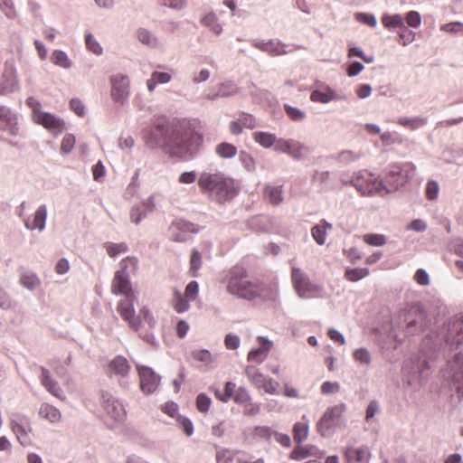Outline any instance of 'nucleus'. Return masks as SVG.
<instances>
[{
	"label": "nucleus",
	"mask_w": 463,
	"mask_h": 463,
	"mask_svg": "<svg viewBox=\"0 0 463 463\" xmlns=\"http://www.w3.org/2000/svg\"><path fill=\"white\" fill-rule=\"evenodd\" d=\"M85 44L87 50L93 54L99 56L103 53L102 46L91 33H85Z\"/></svg>",
	"instance_id": "nucleus-43"
},
{
	"label": "nucleus",
	"mask_w": 463,
	"mask_h": 463,
	"mask_svg": "<svg viewBox=\"0 0 463 463\" xmlns=\"http://www.w3.org/2000/svg\"><path fill=\"white\" fill-rule=\"evenodd\" d=\"M137 260L128 257L120 261V269L116 271L111 283V291L115 295H124L125 299L118 302L117 311L120 317L128 323V326L138 334L139 337L154 347H158L153 329L156 326V320L146 307L139 310L138 316H136L134 301L137 297L132 289L128 268H137Z\"/></svg>",
	"instance_id": "nucleus-1"
},
{
	"label": "nucleus",
	"mask_w": 463,
	"mask_h": 463,
	"mask_svg": "<svg viewBox=\"0 0 463 463\" xmlns=\"http://www.w3.org/2000/svg\"><path fill=\"white\" fill-rule=\"evenodd\" d=\"M274 430L267 426H257L253 429V435L256 438L265 439L270 440L273 436Z\"/></svg>",
	"instance_id": "nucleus-60"
},
{
	"label": "nucleus",
	"mask_w": 463,
	"mask_h": 463,
	"mask_svg": "<svg viewBox=\"0 0 463 463\" xmlns=\"http://www.w3.org/2000/svg\"><path fill=\"white\" fill-rule=\"evenodd\" d=\"M47 206L46 204L40 205L33 214V222H30L28 218H24V226L28 230L38 229L40 232L43 231L46 226L47 219Z\"/></svg>",
	"instance_id": "nucleus-23"
},
{
	"label": "nucleus",
	"mask_w": 463,
	"mask_h": 463,
	"mask_svg": "<svg viewBox=\"0 0 463 463\" xmlns=\"http://www.w3.org/2000/svg\"><path fill=\"white\" fill-rule=\"evenodd\" d=\"M137 37L142 44L149 48H157L160 44L158 38L146 28H139L137 31Z\"/></svg>",
	"instance_id": "nucleus-32"
},
{
	"label": "nucleus",
	"mask_w": 463,
	"mask_h": 463,
	"mask_svg": "<svg viewBox=\"0 0 463 463\" xmlns=\"http://www.w3.org/2000/svg\"><path fill=\"white\" fill-rule=\"evenodd\" d=\"M129 370V363L127 358L122 355H117L110 361L108 366V373L110 377L125 378L128 375Z\"/></svg>",
	"instance_id": "nucleus-22"
},
{
	"label": "nucleus",
	"mask_w": 463,
	"mask_h": 463,
	"mask_svg": "<svg viewBox=\"0 0 463 463\" xmlns=\"http://www.w3.org/2000/svg\"><path fill=\"white\" fill-rule=\"evenodd\" d=\"M191 270L193 274L195 276V272H197L202 266V255L196 249H194L191 255L190 260Z\"/></svg>",
	"instance_id": "nucleus-61"
},
{
	"label": "nucleus",
	"mask_w": 463,
	"mask_h": 463,
	"mask_svg": "<svg viewBox=\"0 0 463 463\" xmlns=\"http://www.w3.org/2000/svg\"><path fill=\"white\" fill-rule=\"evenodd\" d=\"M400 38L402 39V44L407 46L412 43L415 39V33L410 30L405 24L397 31Z\"/></svg>",
	"instance_id": "nucleus-53"
},
{
	"label": "nucleus",
	"mask_w": 463,
	"mask_h": 463,
	"mask_svg": "<svg viewBox=\"0 0 463 463\" xmlns=\"http://www.w3.org/2000/svg\"><path fill=\"white\" fill-rule=\"evenodd\" d=\"M252 46L256 49L268 53L270 56H280L288 53L287 44L278 40H259L253 39L250 41Z\"/></svg>",
	"instance_id": "nucleus-19"
},
{
	"label": "nucleus",
	"mask_w": 463,
	"mask_h": 463,
	"mask_svg": "<svg viewBox=\"0 0 463 463\" xmlns=\"http://www.w3.org/2000/svg\"><path fill=\"white\" fill-rule=\"evenodd\" d=\"M39 414L42 418L46 419L52 423L59 421L61 419L60 411L48 403L41 405Z\"/></svg>",
	"instance_id": "nucleus-35"
},
{
	"label": "nucleus",
	"mask_w": 463,
	"mask_h": 463,
	"mask_svg": "<svg viewBox=\"0 0 463 463\" xmlns=\"http://www.w3.org/2000/svg\"><path fill=\"white\" fill-rule=\"evenodd\" d=\"M284 109L288 117L293 121H302L306 118V114L301 109L292 107L290 105L285 104Z\"/></svg>",
	"instance_id": "nucleus-52"
},
{
	"label": "nucleus",
	"mask_w": 463,
	"mask_h": 463,
	"mask_svg": "<svg viewBox=\"0 0 463 463\" xmlns=\"http://www.w3.org/2000/svg\"><path fill=\"white\" fill-rule=\"evenodd\" d=\"M315 447H303L297 446L290 453V458L294 460H303L307 457L312 455L311 450L314 449Z\"/></svg>",
	"instance_id": "nucleus-50"
},
{
	"label": "nucleus",
	"mask_w": 463,
	"mask_h": 463,
	"mask_svg": "<svg viewBox=\"0 0 463 463\" xmlns=\"http://www.w3.org/2000/svg\"><path fill=\"white\" fill-rule=\"evenodd\" d=\"M253 140L264 148H270L274 146L275 151L277 143L279 142V138L275 134L266 131L254 132Z\"/></svg>",
	"instance_id": "nucleus-29"
},
{
	"label": "nucleus",
	"mask_w": 463,
	"mask_h": 463,
	"mask_svg": "<svg viewBox=\"0 0 463 463\" xmlns=\"http://www.w3.org/2000/svg\"><path fill=\"white\" fill-rule=\"evenodd\" d=\"M364 156V153L362 150L344 149L335 155H332L331 158L337 164L348 165L359 161Z\"/></svg>",
	"instance_id": "nucleus-26"
},
{
	"label": "nucleus",
	"mask_w": 463,
	"mask_h": 463,
	"mask_svg": "<svg viewBox=\"0 0 463 463\" xmlns=\"http://www.w3.org/2000/svg\"><path fill=\"white\" fill-rule=\"evenodd\" d=\"M241 339L238 335L232 334H227L224 338V345L229 350H236L239 348Z\"/></svg>",
	"instance_id": "nucleus-63"
},
{
	"label": "nucleus",
	"mask_w": 463,
	"mask_h": 463,
	"mask_svg": "<svg viewBox=\"0 0 463 463\" xmlns=\"http://www.w3.org/2000/svg\"><path fill=\"white\" fill-rule=\"evenodd\" d=\"M233 400L236 403L243 406L247 402H250L251 397L245 388L240 387L236 390Z\"/></svg>",
	"instance_id": "nucleus-56"
},
{
	"label": "nucleus",
	"mask_w": 463,
	"mask_h": 463,
	"mask_svg": "<svg viewBox=\"0 0 463 463\" xmlns=\"http://www.w3.org/2000/svg\"><path fill=\"white\" fill-rule=\"evenodd\" d=\"M21 285L28 290H34L40 284L41 281L34 272H24L20 278Z\"/></svg>",
	"instance_id": "nucleus-36"
},
{
	"label": "nucleus",
	"mask_w": 463,
	"mask_h": 463,
	"mask_svg": "<svg viewBox=\"0 0 463 463\" xmlns=\"http://www.w3.org/2000/svg\"><path fill=\"white\" fill-rule=\"evenodd\" d=\"M348 463H369L371 453L366 446L347 448L345 452Z\"/></svg>",
	"instance_id": "nucleus-24"
},
{
	"label": "nucleus",
	"mask_w": 463,
	"mask_h": 463,
	"mask_svg": "<svg viewBox=\"0 0 463 463\" xmlns=\"http://www.w3.org/2000/svg\"><path fill=\"white\" fill-rule=\"evenodd\" d=\"M441 30L451 33H463V23L453 22L443 24Z\"/></svg>",
	"instance_id": "nucleus-64"
},
{
	"label": "nucleus",
	"mask_w": 463,
	"mask_h": 463,
	"mask_svg": "<svg viewBox=\"0 0 463 463\" xmlns=\"http://www.w3.org/2000/svg\"><path fill=\"white\" fill-rule=\"evenodd\" d=\"M52 62L63 69H70L71 67V61L69 59L65 52L61 50H55L52 54Z\"/></svg>",
	"instance_id": "nucleus-42"
},
{
	"label": "nucleus",
	"mask_w": 463,
	"mask_h": 463,
	"mask_svg": "<svg viewBox=\"0 0 463 463\" xmlns=\"http://www.w3.org/2000/svg\"><path fill=\"white\" fill-rule=\"evenodd\" d=\"M218 90L222 98L232 97L239 92V87L232 80H226L222 82L219 85Z\"/></svg>",
	"instance_id": "nucleus-41"
},
{
	"label": "nucleus",
	"mask_w": 463,
	"mask_h": 463,
	"mask_svg": "<svg viewBox=\"0 0 463 463\" xmlns=\"http://www.w3.org/2000/svg\"><path fill=\"white\" fill-rule=\"evenodd\" d=\"M257 341L261 345L260 347L252 349L248 354V361L261 364L268 356L269 352L273 346V343L265 336H258Z\"/></svg>",
	"instance_id": "nucleus-21"
},
{
	"label": "nucleus",
	"mask_w": 463,
	"mask_h": 463,
	"mask_svg": "<svg viewBox=\"0 0 463 463\" xmlns=\"http://www.w3.org/2000/svg\"><path fill=\"white\" fill-rule=\"evenodd\" d=\"M198 186L219 203L232 200L239 193L234 180L220 171L201 173L198 178Z\"/></svg>",
	"instance_id": "nucleus-4"
},
{
	"label": "nucleus",
	"mask_w": 463,
	"mask_h": 463,
	"mask_svg": "<svg viewBox=\"0 0 463 463\" xmlns=\"http://www.w3.org/2000/svg\"><path fill=\"white\" fill-rule=\"evenodd\" d=\"M333 228L332 224L322 220L311 229V234L318 245H324L326 240L327 231Z\"/></svg>",
	"instance_id": "nucleus-30"
},
{
	"label": "nucleus",
	"mask_w": 463,
	"mask_h": 463,
	"mask_svg": "<svg viewBox=\"0 0 463 463\" xmlns=\"http://www.w3.org/2000/svg\"><path fill=\"white\" fill-rule=\"evenodd\" d=\"M405 21L412 28H418L421 23L420 14L417 11H410L406 14Z\"/></svg>",
	"instance_id": "nucleus-62"
},
{
	"label": "nucleus",
	"mask_w": 463,
	"mask_h": 463,
	"mask_svg": "<svg viewBox=\"0 0 463 463\" xmlns=\"http://www.w3.org/2000/svg\"><path fill=\"white\" fill-rule=\"evenodd\" d=\"M403 382L413 391H418L427 382L431 369L425 358L412 356L402 366Z\"/></svg>",
	"instance_id": "nucleus-5"
},
{
	"label": "nucleus",
	"mask_w": 463,
	"mask_h": 463,
	"mask_svg": "<svg viewBox=\"0 0 463 463\" xmlns=\"http://www.w3.org/2000/svg\"><path fill=\"white\" fill-rule=\"evenodd\" d=\"M192 357L203 363L204 365H210L213 362V356L207 349H197L191 353Z\"/></svg>",
	"instance_id": "nucleus-46"
},
{
	"label": "nucleus",
	"mask_w": 463,
	"mask_h": 463,
	"mask_svg": "<svg viewBox=\"0 0 463 463\" xmlns=\"http://www.w3.org/2000/svg\"><path fill=\"white\" fill-rule=\"evenodd\" d=\"M33 120L53 135H58L65 129V122L63 119L49 112L37 111Z\"/></svg>",
	"instance_id": "nucleus-17"
},
{
	"label": "nucleus",
	"mask_w": 463,
	"mask_h": 463,
	"mask_svg": "<svg viewBox=\"0 0 463 463\" xmlns=\"http://www.w3.org/2000/svg\"><path fill=\"white\" fill-rule=\"evenodd\" d=\"M215 152L222 158H232L237 154V148L232 144L222 142L216 146Z\"/></svg>",
	"instance_id": "nucleus-39"
},
{
	"label": "nucleus",
	"mask_w": 463,
	"mask_h": 463,
	"mask_svg": "<svg viewBox=\"0 0 463 463\" xmlns=\"http://www.w3.org/2000/svg\"><path fill=\"white\" fill-rule=\"evenodd\" d=\"M106 250L108 254L111 258L117 257L118 254L126 252L128 250V246L126 243H112L109 242L106 245Z\"/></svg>",
	"instance_id": "nucleus-54"
},
{
	"label": "nucleus",
	"mask_w": 463,
	"mask_h": 463,
	"mask_svg": "<svg viewBox=\"0 0 463 463\" xmlns=\"http://www.w3.org/2000/svg\"><path fill=\"white\" fill-rule=\"evenodd\" d=\"M298 140L293 138H279V142L277 143L276 152L284 153L288 155L289 156L292 154V150L294 146L297 145Z\"/></svg>",
	"instance_id": "nucleus-47"
},
{
	"label": "nucleus",
	"mask_w": 463,
	"mask_h": 463,
	"mask_svg": "<svg viewBox=\"0 0 463 463\" xmlns=\"http://www.w3.org/2000/svg\"><path fill=\"white\" fill-rule=\"evenodd\" d=\"M140 379V388L146 394L153 393L159 386L161 377L155 371L145 365H137Z\"/></svg>",
	"instance_id": "nucleus-16"
},
{
	"label": "nucleus",
	"mask_w": 463,
	"mask_h": 463,
	"mask_svg": "<svg viewBox=\"0 0 463 463\" xmlns=\"http://www.w3.org/2000/svg\"><path fill=\"white\" fill-rule=\"evenodd\" d=\"M111 98L114 102L125 105L130 94V81L127 75L116 74L110 78Z\"/></svg>",
	"instance_id": "nucleus-13"
},
{
	"label": "nucleus",
	"mask_w": 463,
	"mask_h": 463,
	"mask_svg": "<svg viewBox=\"0 0 463 463\" xmlns=\"http://www.w3.org/2000/svg\"><path fill=\"white\" fill-rule=\"evenodd\" d=\"M402 329L406 336H412L421 332L426 325L425 314L418 308L402 311L393 326Z\"/></svg>",
	"instance_id": "nucleus-9"
},
{
	"label": "nucleus",
	"mask_w": 463,
	"mask_h": 463,
	"mask_svg": "<svg viewBox=\"0 0 463 463\" xmlns=\"http://www.w3.org/2000/svg\"><path fill=\"white\" fill-rule=\"evenodd\" d=\"M198 232L199 229L195 224L184 219H175L169 226L171 240L176 242H184L190 233Z\"/></svg>",
	"instance_id": "nucleus-15"
},
{
	"label": "nucleus",
	"mask_w": 463,
	"mask_h": 463,
	"mask_svg": "<svg viewBox=\"0 0 463 463\" xmlns=\"http://www.w3.org/2000/svg\"><path fill=\"white\" fill-rule=\"evenodd\" d=\"M11 427L21 445L26 446L30 443L28 434L31 432L32 428L26 418L22 417L18 420H13L11 421Z\"/></svg>",
	"instance_id": "nucleus-20"
},
{
	"label": "nucleus",
	"mask_w": 463,
	"mask_h": 463,
	"mask_svg": "<svg viewBox=\"0 0 463 463\" xmlns=\"http://www.w3.org/2000/svg\"><path fill=\"white\" fill-rule=\"evenodd\" d=\"M176 422L186 436L191 437L194 434V424L190 419L177 415Z\"/></svg>",
	"instance_id": "nucleus-51"
},
{
	"label": "nucleus",
	"mask_w": 463,
	"mask_h": 463,
	"mask_svg": "<svg viewBox=\"0 0 463 463\" xmlns=\"http://www.w3.org/2000/svg\"><path fill=\"white\" fill-rule=\"evenodd\" d=\"M14 69L11 68L10 78L0 83V95H5L13 92L17 89V80L14 77Z\"/></svg>",
	"instance_id": "nucleus-44"
},
{
	"label": "nucleus",
	"mask_w": 463,
	"mask_h": 463,
	"mask_svg": "<svg viewBox=\"0 0 463 463\" xmlns=\"http://www.w3.org/2000/svg\"><path fill=\"white\" fill-rule=\"evenodd\" d=\"M202 136L185 120L175 124H156L149 131L146 142L150 148H162L172 157L193 159L200 149Z\"/></svg>",
	"instance_id": "nucleus-2"
},
{
	"label": "nucleus",
	"mask_w": 463,
	"mask_h": 463,
	"mask_svg": "<svg viewBox=\"0 0 463 463\" xmlns=\"http://www.w3.org/2000/svg\"><path fill=\"white\" fill-rule=\"evenodd\" d=\"M352 186L363 196L383 194L384 184L372 172L362 169L353 174Z\"/></svg>",
	"instance_id": "nucleus-8"
},
{
	"label": "nucleus",
	"mask_w": 463,
	"mask_h": 463,
	"mask_svg": "<svg viewBox=\"0 0 463 463\" xmlns=\"http://www.w3.org/2000/svg\"><path fill=\"white\" fill-rule=\"evenodd\" d=\"M354 358L362 364H369L371 363V354L366 348H359L354 352Z\"/></svg>",
	"instance_id": "nucleus-59"
},
{
	"label": "nucleus",
	"mask_w": 463,
	"mask_h": 463,
	"mask_svg": "<svg viewBox=\"0 0 463 463\" xmlns=\"http://www.w3.org/2000/svg\"><path fill=\"white\" fill-rule=\"evenodd\" d=\"M0 130L13 137L19 135L17 115L8 107L0 104Z\"/></svg>",
	"instance_id": "nucleus-18"
},
{
	"label": "nucleus",
	"mask_w": 463,
	"mask_h": 463,
	"mask_svg": "<svg viewBox=\"0 0 463 463\" xmlns=\"http://www.w3.org/2000/svg\"><path fill=\"white\" fill-rule=\"evenodd\" d=\"M173 305L177 313H184L190 307L189 299L182 296L178 291H175L174 294Z\"/></svg>",
	"instance_id": "nucleus-45"
},
{
	"label": "nucleus",
	"mask_w": 463,
	"mask_h": 463,
	"mask_svg": "<svg viewBox=\"0 0 463 463\" xmlns=\"http://www.w3.org/2000/svg\"><path fill=\"white\" fill-rule=\"evenodd\" d=\"M363 239L365 243L373 247H381L385 245L387 242L385 235L378 233L364 234Z\"/></svg>",
	"instance_id": "nucleus-48"
},
{
	"label": "nucleus",
	"mask_w": 463,
	"mask_h": 463,
	"mask_svg": "<svg viewBox=\"0 0 463 463\" xmlns=\"http://www.w3.org/2000/svg\"><path fill=\"white\" fill-rule=\"evenodd\" d=\"M414 175L415 166L411 163L391 165L383 180V192L391 194L401 190Z\"/></svg>",
	"instance_id": "nucleus-7"
},
{
	"label": "nucleus",
	"mask_w": 463,
	"mask_h": 463,
	"mask_svg": "<svg viewBox=\"0 0 463 463\" xmlns=\"http://www.w3.org/2000/svg\"><path fill=\"white\" fill-rule=\"evenodd\" d=\"M309 153V147L298 140L297 145L292 150L290 157H292L294 160L301 161L304 160Z\"/></svg>",
	"instance_id": "nucleus-49"
},
{
	"label": "nucleus",
	"mask_w": 463,
	"mask_h": 463,
	"mask_svg": "<svg viewBox=\"0 0 463 463\" xmlns=\"http://www.w3.org/2000/svg\"><path fill=\"white\" fill-rule=\"evenodd\" d=\"M212 401L205 393H200L196 397V407L201 412H207L210 409Z\"/></svg>",
	"instance_id": "nucleus-55"
},
{
	"label": "nucleus",
	"mask_w": 463,
	"mask_h": 463,
	"mask_svg": "<svg viewBox=\"0 0 463 463\" xmlns=\"http://www.w3.org/2000/svg\"><path fill=\"white\" fill-rule=\"evenodd\" d=\"M201 23L216 35H220L222 32V26L219 24L218 17L213 12L206 14Z\"/></svg>",
	"instance_id": "nucleus-34"
},
{
	"label": "nucleus",
	"mask_w": 463,
	"mask_h": 463,
	"mask_svg": "<svg viewBox=\"0 0 463 463\" xmlns=\"http://www.w3.org/2000/svg\"><path fill=\"white\" fill-rule=\"evenodd\" d=\"M370 271L367 268H348L345 269V277L352 282L359 281L360 279L367 277Z\"/></svg>",
	"instance_id": "nucleus-40"
},
{
	"label": "nucleus",
	"mask_w": 463,
	"mask_h": 463,
	"mask_svg": "<svg viewBox=\"0 0 463 463\" xmlns=\"http://www.w3.org/2000/svg\"><path fill=\"white\" fill-rule=\"evenodd\" d=\"M442 337L450 348H458L463 344V313L451 317L444 326Z\"/></svg>",
	"instance_id": "nucleus-12"
},
{
	"label": "nucleus",
	"mask_w": 463,
	"mask_h": 463,
	"mask_svg": "<svg viewBox=\"0 0 463 463\" xmlns=\"http://www.w3.org/2000/svg\"><path fill=\"white\" fill-rule=\"evenodd\" d=\"M226 291L238 298L253 300L260 297L263 286L257 280H251L248 271L241 266H234L228 270L223 279Z\"/></svg>",
	"instance_id": "nucleus-3"
},
{
	"label": "nucleus",
	"mask_w": 463,
	"mask_h": 463,
	"mask_svg": "<svg viewBox=\"0 0 463 463\" xmlns=\"http://www.w3.org/2000/svg\"><path fill=\"white\" fill-rule=\"evenodd\" d=\"M291 279L298 296L301 298H316L322 292V287L313 283L300 268H292Z\"/></svg>",
	"instance_id": "nucleus-10"
},
{
	"label": "nucleus",
	"mask_w": 463,
	"mask_h": 463,
	"mask_svg": "<svg viewBox=\"0 0 463 463\" xmlns=\"http://www.w3.org/2000/svg\"><path fill=\"white\" fill-rule=\"evenodd\" d=\"M428 121V118L426 117H401L398 118L397 123L410 130H417L426 126Z\"/></svg>",
	"instance_id": "nucleus-31"
},
{
	"label": "nucleus",
	"mask_w": 463,
	"mask_h": 463,
	"mask_svg": "<svg viewBox=\"0 0 463 463\" xmlns=\"http://www.w3.org/2000/svg\"><path fill=\"white\" fill-rule=\"evenodd\" d=\"M245 374L257 388L264 383V379L266 378L258 368L252 365L246 366Z\"/></svg>",
	"instance_id": "nucleus-38"
},
{
	"label": "nucleus",
	"mask_w": 463,
	"mask_h": 463,
	"mask_svg": "<svg viewBox=\"0 0 463 463\" xmlns=\"http://www.w3.org/2000/svg\"><path fill=\"white\" fill-rule=\"evenodd\" d=\"M75 137L72 134H66L61 141V151L62 154H69L72 151L75 145Z\"/></svg>",
	"instance_id": "nucleus-57"
},
{
	"label": "nucleus",
	"mask_w": 463,
	"mask_h": 463,
	"mask_svg": "<svg viewBox=\"0 0 463 463\" xmlns=\"http://www.w3.org/2000/svg\"><path fill=\"white\" fill-rule=\"evenodd\" d=\"M381 22L388 30H399L405 24L404 18L399 14H383Z\"/></svg>",
	"instance_id": "nucleus-33"
},
{
	"label": "nucleus",
	"mask_w": 463,
	"mask_h": 463,
	"mask_svg": "<svg viewBox=\"0 0 463 463\" xmlns=\"http://www.w3.org/2000/svg\"><path fill=\"white\" fill-rule=\"evenodd\" d=\"M263 198L269 203L278 206L284 201L283 185L267 184L263 190Z\"/></svg>",
	"instance_id": "nucleus-27"
},
{
	"label": "nucleus",
	"mask_w": 463,
	"mask_h": 463,
	"mask_svg": "<svg viewBox=\"0 0 463 463\" xmlns=\"http://www.w3.org/2000/svg\"><path fill=\"white\" fill-rule=\"evenodd\" d=\"M442 384L450 392H455L458 401L463 399V354L457 353L453 359L448 360L446 368L441 371Z\"/></svg>",
	"instance_id": "nucleus-6"
},
{
	"label": "nucleus",
	"mask_w": 463,
	"mask_h": 463,
	"mask_svg": "<svg viewBox=\"0 0 463 463\" xmlns=\"http://www.w3.org/2000/svg\"><path fill=\"white\" fill-rule=\"evenodd\" d=\"M103 408L109 417L116 422H121L126 418V410L124 405L112 394L103 392L101 393Z\"/></svg>",
	"instance_id": "nucleus-14"
},
{
	"label": "nucleus",
	"mask_w": 463,
	"mask_h": 463,
	"mask_svg": "<svg viewBox=\"0 0 463 463\" xmlns=\"http://www.w3.org/2000/svg\"><path fill=\"white\" fill-rule=\"evenodd\" d=\"M309 427L305 422H296L293 426V438L298 443H302L307 439Z\"/></svg>",
	"instance_id": "nucleus-37"
},
{
	"label": "nucleus",
	"mask_w": 463,
	"mask_h": 463,
	"mask_svg": "<svg viewBox=\"0 0 463 463\" xmlns=\"http://www.w3.org/2000/svg\"><path fill=\"white\" fill-rule=\"evenodd\" d=\"M355 19L364 24H366L370 27H375L377 24V20L374 14H366V13H356Z\"/></svg>",
	"instance_id": "nucleus-58"
},
{
	"label": "nucleus",
	"mask_w": 463,
	"mask_h": 463,
	"mask_svg": "<svg viewBox=\"0 0 463 463\" xmlns=\"http://www.w3.org/2000/svg\"><path fill=\"white\" fill-rule=\"evenodd\" d=\"M345 411V403L328 407L317 424V432L324 438L331 437Z\"/></svg>",
	"instance_id": "nucleus-11"
},
{
	"label": "nucleus",
	"mask_w": 463,
	"mask_h": 463,
	"mask_svg": "<svg viewBox=\"0 0 463 463\" xmlns=\"http://www.w3.org/2000/svg\"><path fill=\"white\" fill-rule=\"evenodd\" d=\"M310 99L313 102L327 104L334 100H340L341 98L328 85L324 86V90H315L311 92Z\"/></svg>",
	"instance_id": "nucleus-28"
},
{
	"label": "nucleus",
	"mask_w": 463,
	"mask_h": 463,
	"mask_svg": "<svg viewBox=\"0 0 463 463\" xmlns=\"http://www.w3.org/2000/svg\"><path fill=\"white\" fill-rule=\"evenodd\" d=\"M40 369L42 373L40 376L42 385L53 396L63 399V392L59 383L52 378L50 372L43 366Z\"/></svg>",
	"instance_id": "nucleus-25"
}]
</instances>
